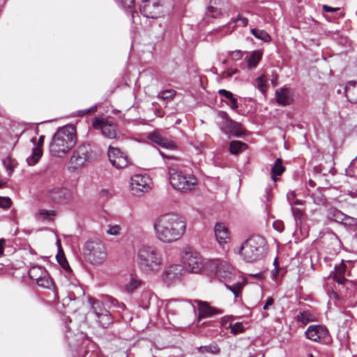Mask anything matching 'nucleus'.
I'll return each instance as SVG.
<instances>
[{
    "label": "nucleus",
    "mask_w": 357,
    "mask_h": 357,
    "mask_svg": "<svg viewBox=\"0 0 357 357\" xmlns=\"http://www.w3.org/2000/svg\"><path fill=\"white\" fill-rule=\"evenodd\" d=\"M185 218L175 213L158 216L153 222L155 238L163 243H172L181 239L186 231Z\"/></svg>",
    "instance_id": "1"
},
{
    "label": "nucleus",
    "mask_w": 357,
    "mask_h": 357,
    "mask_svg": "<svg viewBox=\"0 0 357 357\" xmlns=\"http://www.w3.org/2000/svg\"><path fill=\"white\" fill-rule=\"evenodd\" d=\"M76 143V129L73 125L59 128L50 144V155L61 158L66 155Z\"/></svg>",
    "instance_id": "2"
},
{
    "label": "nucleus",
    "mask_w": 357,
    "mask_h": 357,
    "mask_svg": "<svg viewBox=\"0 0 357 357\" xmlns=\"http://www.w3.org/2000/svg\"><path fill=\"white\" fill-rule=\"evenodd\" d=\"M202 275L220 282H231L234 277L231 265L226 260L220 258L208 259L202 262Z\"/></svg>",
    "instance_id": "3"
},
{
    "label": "nucleus",
    "mask_w": 357,
    "mask_h": 357,
    "mask_svg": "<svg viewBox=\"0 0 357 357\" xmlns=\"http://www.w3.org/2000/svg\"><path fill=\"white\" fill-rule=\"evenodd\" d=\"M137 265L146 274H155L160 272L163 264L161 252L153 246L143 245L137 252Z\"/></svg>",
    "instance_id": "4"
},
{
    "label": "nucleus",
    "mask_w": 357,
    "mask_h": 357,
    "mask_svg": "<svg viewBox=\"0 0 357 357\" xmlns=\"http://www.w3.org/2000/svg\"><path fill=\"white\" fill-rule=\"evenodd\" d=\"M160 155L167 159V165L169 169V181L172 186L176 190L186 192L191 191L197 184V178L193 174H185L178 168L170 163L171 160H178L174 156L165 155L163 152L159 151Z\"/></svg>",
    "instance_id": "5"
},
{
    "label": "nucleus",
    "mask_w": 357,
    "mask_h": 357,
    "mask_svg": "<svg viewBox=\"0 0 357 357\" xmlns=\"http://www.w3.org/2000/svg\"><path fill=\"white\" fill-rule=\"evenodd\" d=\"M267 250L264 238L259 235L252 236L241 246L239 255L247 262H254L262 259Z\"/></svg>",
    "instance_id": "6"
},
{
    "label": "nucleus",
    "mask_w": 357,
    "mask_h": 357,
    "mask_svg": "<svg viewBox=\"0 0 357 357\" xmlns=\"http://www.w3.org/2000/svg\"><path fill=\"white\" fill-rule=\"evenodd\" d=\"M99 156L96 146L90 143L79 145L73 152L70 159V169L76 170L92 162Z\"/></svg>",
    "instance_id": "7"
},
{
    "label": "nucleus",
    "mask_w": 357,
    "mask_h": 357,
    "mask_svg": "<svg viewBox=\"0 0 357 357\" xmlns=\"http://www.w3.org/2000/svg\"><path fill=\"white\" fill-rule=\"evenodd\" d=\"M85 259L93 265L102 264L107 258L105 244L98 238L87 241L83 247Z\"/></svg>",
    "instance_id": "8"
},
{
    "label": "nucleus",
    "mask_w": 357,
    "mask_h": 357,
    "mask_svg": "<svg viewBox=\"0 0 357 357\" xmlns=\"http://www.w3.org/2000/svg\"><path fill=\"white\" fill-rule=\"evenodd\" d=\"M92 126L95 129L100 130L102 134L109 139H119L121 137L116 124L109 119L95 117L92 121Z\"/></svg>",
    "instance_id": "9"
},
{
    "label": "nucleus",
    "mask_w": 357,
    "mask_h": 357,
    "mask_svg": "<svg viewBox=\"0 0 357 357\" xmlns=\"http://www.w3.org/2000/svg\"><path fill=\"white\" fill-rule=\"evenodd\" d=\"M218 116L220 119L219 122L220 129L229 137L231 135L239 137L244 133L241 124L231 119L226 112L220 111Z\"/></svg>",
    "instance_id": "10"
},
{
    "label": "nucleus",
    "mask_w": 357,
    "mask_h": 357,
    "mask_svg": "<svg viewBox=\"0 0 357 357\" xmlns=\"http://www.w3.org/2000/svg\"><path fill=\"white\" fill-rule=\"evenodd\" d=\"M182 259L188 271L193 273H201L200 254L193 248L190 246L183 248Z\"/></svg>",
    "instance_id": "11"
},
{
    "label": "nucleus",
    "mask_w": 357,
    "mask_h": 357,
    "mask_svg": "<svg viewBox=\"0 0 357 357\" xmlns=\"http://www.w3.org/2000/svg\"><path fill=\"white\" fill-rule=\"evenodd\" d=\"M305 337L314 342L328 343L330 342L329 332L323 325H310L305 332Z\"/></svg>",
    "instance_id": "12"
},
{
    "label": "nucleus",
    "mask_w": 357,
    "mask_h": 357,
    "mask_svg": "<svg viewBox=\"0 0 357 357\" xmlns=\"http://www.w3.org/2000/svg\"><path fill=\"white\" fill-rule=\"evenodd\" d=\"M140 12L147 18H158L162 13V6L160 0H143Z\"/></svg>",
    "instance_id": "13"
},
{
    "label": "nucleus",
    "mask_w": 357,
    "mask_h": 357,
    "mask_svg": "<svg viewBox=\"0 0 357 357\" xmlns=\"http://www.w3.org/2000/svg\"><path fill=\"white\" fill-rule=\"evenodd\" d=\"M185 273L182 265L173 264L168 266L163 272V280L167 284L177 283L181 281Z\"/></svg>",
    "instance_id": "14"
},
{
    "label": "nucleus",
    "mask_w": 357,
    "mask_h": 357,
    "mask_svg": "<svg viewBox=\"0 0 357 357\" xmlns=\"http://www.w3.org/2000/svg\"><path fill=\"white\" fill-rule=\"evenodd\" d=\"M107 155L111 164L117 169L124 168L129 164L127 155L118 148L109 146Z\"/></svg>",
    "instance_id": "15"
},
{
    "label": "nucleus",
    "mask_w": 357,
    "mask_h": 357,
    "mask_svg": "<svg viewBox=\"0 0 357 357\" xmlns=\"http://www.w3.org/2000/svg\"><path fill=\"white\" fill-rule=\"evenodd\" d=\"M47 196L56 203L66 204L73 199V192L66 188H56L49 190Z\"/></svg>",
    "instance_id": "16"
},
{
    "label": "nucleus",
    "mask_w": 357,
    "mask_h": 357,
    "mask_svg": "<svg viewBox=\"0 0 357 357\" xmlns=\"http://www.w3.org/2000/svg\"><path fill=\"white\" fill-rule=\"evenodd\" d=\"M130 188L134 193L146 192L150 188V178L146 175H134L130 179Z\"/></svg>",
    "instance_id": "17"
},
{
    "label": "nucleus",
    "mask_w": 357,
    "mask_h": 357,
    "mask_svg": "<svg viewBox=\"0 0 357 357\" xmlns=\"http://www.w3.org/2000/svg\"><path fill=\"white\" fill-rule=\"evenodd\" d=\"M148 139L153 143L164 149L174 150L176 149V144L165 136H163L159 131L155 130L148 135Z\"/></svg>",
    "instance_id": "18"
},
{
    "label": "nucleus",
    "mask_w": 357,
    "mask_h": 357,
    "mask_svg": "<svg viewBox=\"0 0 357 357\" xmlns=\"http://www.w3.org/2000/svg\"><path fill=\"white\" fill-rule=\"evenodd\" d=\"M275 100L282 106L289 105L294 101V92L289 88H280L275 91Z\"/></svg>",
    "instance_id": "19"
},
{
    "label": "nucleus",
    "mask_w": 357,
    "mask_h": 357,
    "mask_svg": "<svg viewBox=\"0 0 357 357\" xmlns=\"http://www.w3.org/2000/svg\"><path fill=\"white\" fill-rule=\"evenodd\" d=\"M214 232L217 241L221 245L226 243L229 238L228 229L226 227L225 224L222 222H219L215 225Z\"/></svg>",
    "instance_id": "20"
},
{
    "label": "nucleus",
    "mask_w": 357,
    "mask_h": 357,
    "mask_svg": "<svg viewBox=\"0 0 357 357\" xmlns=\"http://www.w3.org/2000/svg\"><path fill=\"white\" fill-rule=\"evenodd\" d=\"M45 136L41 135L38 142V146L33 149L32 154L31 156L27 158L26 162L29 165L33 166L35 165L40 159L43 155V151L40 146H43L44 143Z\"/></svg>",
    "instance_id": "21"
},
{
    "label": "nucleus",
    "mask_w": 357,
    "mask_h": 357,
    "mask_svg": "<svg viewBox=\"0 0 357 357\" xmlns=\"http://www.w3.org/2000/svg\"><path fill=\"white\" fill-rule=\"evenodd\" d=\"M223 12L222 9L216 6L215 1H211L210 5L206 8L205 17L203 20L208 22L211 18H218L222 15Z\"/></svg>",
    "instance_id": "22"
},
{
    "label": "nucleus",
    "mask_w": 357,
    "mask_h": 357,
    "mask_svg": "<svg viewBox=\"0 0 357 357\" xmlns=\"http://www.w3.org/2000/svg\"><path fill=\"white\" fill-rule=\"evenodd\" d=\"M262 58V52L260 50H255L252 51L250 55L247 56L245 58L246 61V66L248 70L255 69L261 60Z\"/></svg>",
    "instance_id": "23"
},
{
    "label": "nucleus",
    "mask_w": 357,
    "mask_h": 357,
    "mask_svg": "<svg viewBox=\"0 0 357 357\" xmlns=\"http://www.w3.org/2000/svg\"><path fill=\"white\" fill-rule=\"evenodd\" d=\"M345 96L351 103H357V82L350 81L344 89Z\"/></svg>",
    "instance_id": "24"
},
{
    "label": "nucleus",
    "mask_w": 357,
    "mask_h": 357,
    "mask_svg": "<svg viewBox=\"0 0 357 357\" xmlns=\"http://www.w3.org/2000/svg\"><path fill=\"white\" fill-rule=\"evenodd\" d=\"M218 93L227 100L226 103L231 109L236 110L238 107L237 99L231 92L225 89H220Z\"/></svg>",
    "instance_id": "25"
},
{
    "label": "nucleus",
    "mask_w": 357,
    "mask_h": 357,
    "mask_svg": "<svg viewBox=\"0 0 357 357\" xmlns=\"http://www.w3.org/2000/svg\"><path fill=\"white\" fill-rule=\"evenodd\" d=\"M345 271L346 265L344 264L343 260H342L339 265L335 266L334 271V279L338 284H343L346 281L344 278Z\"/></svg>",
    "instance_id": "26"
},
{
    "label": "nucleus",
    "mask_w": 357,
    "mask_h": 357,
    "mask_svg": "<svg viewBox=\"0 0 357 357\" xmlns=\"http://www.w3.org/2000/svg\"><path fill=\"white\" fill-rule=\"evenodd\" d=\"M285 167L282 165V160L281 158H278L271 168V178L275 182L277 177L280 176L284 172Z\"/></svg>",
    "instance_id": "27"
},
{
    "label": "nucleus",
    "mask_w": 357,
    "mask_h": 357,
    "mask_svg": "<svg viewBox=\"0 0 357 357\" xmlns=\"http://www.w3.org/2000/svg\"><path fill=\"white\" fill-rule=\"evenodd\" d=\"M3 167L7 171L9 176H11L18 163L16 160L12 158L10 155H7L2 159Z\"/></svg>",
    "instance_id": "28"
},
{
    "label": "nucleus",
    "mask_w": 357,
    "mask_h": 357,
    "mask_svg": "<svg viewBox=\"0 0 357 357\" xmlns=\"http://www.w3.org/2000/svg\"><path fill=\"white\" fill-rule=\"evenodd\" d=\"M89 302L91 304L96 317L102 314L103 310H107L105 308L103 303L98 300L93 298H89Z\"/></svg>",
    "instance_id": "29"
},
{
    "label": "nucleus",
    "mask_w": 357,
    "mask_h": 357,
    "mask_svg": "<svg viewBox=\"0 0 357 357\" xmlns=\"http://www.w3.org/2000/svg\"><path fill=\"white\" fill-rule=\"evenodd\" d=\"M245 283L246 280L243 278L242 282H236L233 285L225 284V287L227 289L230 290L234 294L235 298H238Z\"/></svg>",
    "instance_id": "30"
},
{
    "label": "nucleus",
    "mask_w": 357,
    "mask_h": 357,
    "mask_svg": "<svg viewBox=\"0 0 357 357\" xmlns=\"http://www.w3.org/2000/svg\"><path fill=\"white\" fill-rule=\"evenodd\" d=\"M221 311L209 305L207 302L202 301V319L210 317L216 314H220Z\"/></svg>",
    "instance_id": "31"
},
{
    "label": "nucleus",
    "mask_w": 357,
    "mask_h": 357,
    "mask_svg": "<svg viewBox=\"0 0 357 357\" xmlns=\"http://www.w3.org/2000/svg\"><path fill=\"white\" fill-rule=\"evenodd\" d=\"M47 271L40 266H33L29 271V278L33 280H39L40 277L43 276L44 272Z\"/></svg>",
    "instance_id": "32"
},
{
    "label": "nucleus",
    "mask_w": 357,
    "mask_h": 357,
    "mask_svg": "<svg viewBox=\"0 0 357 357\" xmlns=\"http://www.w3.org/2000/svg\"><path fill=\"white\" fill-rule=\"evenodd\" d=\"M97 319L103 328H107L113 321L108 310H103L102 314L99 315Z\"/></svg>",
    "instance_id": "33"
},
{
    "label": "nucleus",
    "mask_w": 357,
    "mask_h": 357,
    "mask_svg": "<svg viewBox=\"0 0 357 357\" xmlns=\"http://www.w3.org/2000/svg\"><path fill=\"white\" fill-rule=\"evenodd\" d=\"M247 145L240 141H232L229 145V151L232 154H238L245 149H246Z\"/></svg>",
    "instance_id": "34"
},
{
    "label": "nucleus",
    "mask_w": 357,
    "mask_h": 357,
    "mask_svg": "<svg viewBox=\"0 0 357 357\" xmlns=\"http://www.w3.org/2000/svg\"><path fill=\"white\" fill-rule=\"evenodd\" d=\"M314 316L309 311H303L296 316V321L298 322H301L303 325H306L310 321H314Z\"/></svg>",
    "instance_id": "35"
},
{
    "label": "nucleus",
    "mask_w": 357,
    "mask_h": 357,
    "mask_svg": "<svg viewBox=\"0 0 357 357\" xmlns=\"http://www.w3.org/2000/svg\"><path fill=\"white\" fill-rule=\"evenodd\" d=\"M36 282L38 286L47 289H50L52 285V281L47 271L44 272L43 276L40 277L39 280H36Z\"/></svg>",
    "instance_id": "36"
},
{
    "label": "nucleus",
    "mask_w": 357,
    "mask_h": 357,
    "mask_svg": "<svg viewBox=\"0 0 357 357\" xmlns=\"http://www.w3.org/2000/svg\"><path fill=\"white\" fill-rule=\"evenodd\" d=\"M322 10L325 13H335L334 15H326L325 18L327 20H331V17L337 18L342 15V12L340 11V8H333V7L328 6L327 5H323Z\"/></svg>",
    "instance_id": "37"
},
{
    "label": "nucleus",
    "mask_w": 357,
    "mask_h": 357,
    "mask_svg": "<svg viewBox=\"0 0 357 357\" xmlns=\"http://www.w3.org/2000/svg\"><path fill=\"white\" fill-rule=\"evenodd\" d=\"M252 34L257 38V39H259L264 42L268 43L271 40V37L270 35L265 31L264 30H259L257 29H251Z\"/></svg>",
    "instance_id": "38"
},
{
    "label": "nucleus",
    "mask_w": 357,
    "mask_h": 357,
    "mask_svg": "<svg viewBox=\"0 0 357 357\" xmlns=\"http://www.w3.org/2000/svg\"><path fill=\"white\" fill-rule=\"evenodd\" d=\"M267 79L263 75L258 77L256 79V87L261 92L262 94L265 95L267 90Z\"/></svg>",
    "instance_id": "39"
},
{
    "label": "nucleus",
    "mask_w": 357,
    "mask_h": 357,
    "mask_svg": "<svg viewBox=\"0 0 357 357\" xmlns=\"http://www.w3.org/2000/svg\"><path fill=\"white\" fill-rule=\"evenodd\" d=\"M141 284V281L136 277L132 275L130 276L129 282L126 284V288L128 292H132L136 289Z\"/></svg>",
    "instance_id": "40"
},
{
    "label": "nucleus",
    "mask_w": 357,
    "mask_h": 357,
    "mask_svg": "<svg viewBox=\"0 0 357 357\" xmlns=\"http://www.w3.org/2000/svg\"><path fill=\"white\" fill-rule=\"evenodd\" d=\"M56 258L61 266L66 272V276L70 278V275L71 274L72 271L66 258L64 257H61L59 255L56 256Z\"/></svg>",
    "instance_id": "41"
},
{
    "label": "nucleus",
    "mask_w": 357,
    "mask_h": 357,
    "mask_svg": "<svg viewBox=\"0 0 357 357\" xmlns=\"http://www.w3.org/2000/svg\"><path fill=\"white\" fill-rule=\"evenodd\" d=\"M331 218L337 222L342 224L346 214L337 209H332L330 213Z\"/></svg>",
    "instance_id": "42"
},
{
    "label": "nucleus",
    "mask_w": 357,
    "mask_h": 357,
    "mask_svg": "<svg viewBox=\"0 0 357 357\" xmlns=\"http://www.w3.org/2000/svg\"><path fill=\"white\" fill-rule=\"evenodd\" d=\"M342 224L346 226L355 227L357 226V219L345 215Z\"/></svg>",
    "instance_id": "43"
},
{
    "label": "nucleus",
    "mask_w": 357,
    "mask_h": 357,
    "mask_svg": "<svg viewBox=\"0 0 357 357\" xmlns=\"http://www.w3.org/2000/svg\"><path fill=\"white\" fill-rule=\"evenodd\" d=\"M205 351L216 354L220 351V348L216 343H212L208 346L202 347Z\"/></svg>",
    "instance_id": "44"
},
{
    "label": "nucleus",
    "mask_w": 357,
    "mask_h": 357,
    "mask_svg": "<svg viewBox=\"0 0 357 357\" xmlns=\"http://www.w3.org/2000/svg\"><path fill=\"white\" fill-rule=\"evenodd\" d=\"M312 199H313V202L317 205H321L323 204L325 202V199L321 195V192H318L316 193H312L311 195Z\"/></svg>",
    "instance_id": "45"
},
{
    "label": "nucleus",
    "mask_w": 357,
    "mask_h": 357,
    "mask_svg": "<svg viewBox=\"0 0 357 357\" xmlns=\"http://www.w3.org/2000/svg\"><path fill=\"white\" fill-rule=\"evenodd\" d=\"M230 328H231V333L234 335H236V334L241 333L244 331L243 326L242 323H240V322L235 323L234 324H230Z\"/></svg>",
    "instance_id": "46"
},
{
    "label": "nucleus",
    "mask_w": 357,
    "mask_h": 357,
    "mask_svg": "<svg viewBox=\"0 0 357 357\" xmlns=\"http://www.w3.org/2000/svg\"><path fill=\"white\" fill-rule=\"evenodd\" d=\"M292 215L294 218L296 225H298V221H301L303 217V211L299 208L291 207Z\"/></svg>",
    "instance_id": "47"
},
{
    "label": "nucleus",
    "mask_w": 357,
    "mask_h": 357,
    "mask_svg": "<svg viewBox=\"0 0 357 357\" xmlns=\"http://www.w3.org/2000/svg\"><path fill=\"white\" fill-rule=\"evenodd\" d=\"M38 214L41 216L43 220H47L50 219L51 216L55 215V212L54 211L41 209L38 211Z\"/></svg>",
    "instance_id": "48"
},
{
    "label": "nucleus",
    "mask_w": 357,
    "mask_h": 357,
    "mask_svg": "<svg viewBox=\"0 0 357 357\" xmlns=\"http://www.w3.org/2000/svg\"><path fill=\"white\" fill-rule=\"evenodd\" d=\"M12 201L8 197H0V208H8L11 206Z\"/></svg>",
    "instance_id": "49"
},
{
    "label": "nucleus",
    "mask_w": 357,
    "mask_h": 357,
    "mask_svg": "<svg viewBox=\"0 0 357 357\" xmlns=\"http://www.w3.org/2000/svg\"><path fill=\"white\" fill-rule=\"evenodd\" d=\"M121 227L118 225H109L107 233L109 235H118L120 234Z\"/></svg>",
    "instance_id": "50"
},
{
    "label": "nucleus",
    "mask_w": 357,
    "mask_h": 357,
    "mask_svg": "<svg viewBox=\"0 0 357 357\" xmlns=\"http://www.w3.org/2000/svg\"><path fill=\"white\" fill-rule=\"evenodd\" d=\"M116 1L121 3L126 9L131 10L134 4V0H116Z\"/></svg>",
    "instance_id": "51"
},
{
    "label": "nucleus",
    "mask_w": 357,
    "mask_h": 357,
    "mask_svg": "<svg viewBox=\"0 0 357 357\" xmlns=\"http://www.w3.org/2000/svg\"><path fill=\"white\" fill-rule=\"evenodd\" d=\"M97 111V105H93L89 109L79 110L77 113L79 116H84L89 114H93Z\"/></svg>",
    "instance_id": "52"
},
{
    "label": "nucleus",
    "mask_w": 357,
    "mask_h": 357,
    "mask_svg": "<svg viewBox=\"0 0 357 357\" xmlns=\"http://www.w3.org/2000/svg\"><path fill=\"white\" fill-rule=\"evenodd\" d=\"M176 94L174 90L164 91L161 93V98L164 100L172 99Z\"/></svg>",
    "instance_id": "53"
},
{
    "label": "nucleus",
    "mask_w": 357,
    "mask_h": 357,
    "mask_svg": "<svg viewBox=\"0 0 357 357\" xmlns=\"http://www.w3.org/2000/svg\"><path fill=\"white\" fill-rule=\"evenodd\" d=\"M273 227L276 231H278L279 232L283 231V230L284 229V223L281 220L274 221L273 223Z\"/></svg>",
    "instance_id": "54"
},
{
    "label": "nucleus",
    "mask_w": 357,
    "mask_h": 357,
    "mask_svg": "<svg viewBox=\"0 0 357 357\" xmlns=\"http://www.w3.org/2000/svg\"><path fill=\"white\" fill-rule=\"evenodd\" d=\"M232 22L233 23L241 22V24L243 26H246L248 23V20L246 17H243L239 15H238V17L236 20H234Z\"/></svg>",
    "instance_id": "55"
},
{
    "label": "nucleus",
    "mask_w": 357,
    "mask_h": 357,
    "mask_svg": "<svg viewBox=\"0 0 357 357\" xmlns=\"http://www.w3.org/2000/svg\"><path fill=\"white\" fill-rule=\"evenodd\" d=\"M231 56L234 60H238L242 57V52L241 50H236L231 53Z\"/></svg>",
    "instance_id": "56"
},
{
    "label": "nucleus",
    "mask_w": 357,
    "mask_h": 357,
    "mask_svg": "<svg viewBox=\"0 0 357 357\" xmlns=\"http://www.w3.org/2000/svg\"><path fill=\"white\" fill-rule=\"evenodd\" d=\"M274 303V300L272 297H269L267 298L265 305L263 307V309L267 310L270 306H272Z\"/></svg>",
    "instance_id": "57"
},
{
    "label": "nucleus",
    "mask_w": 357,
    "mask_h": 357,
    "mask_svg": "<svg viewBox=\"0 0 357 357\" xmlns=\"http://www.w3.org/2000/svg\"><path fill=\"white\" fill-rule=\"evenodd\" d=\"M295 197H296V193L294 191H291V192H289L287 193V198L291 205L293 204V202L294 201Z\"/></svg>",
    "instance_id": "58"
},
{
    "label": "nucleus",
    "mask_w": 357,
    "mask_h": 357,
    "mask_svg": "<svg viewBox=\"0 0 357 357\" xmlns=\"http://www.w3.org/2000/svg\"><path fill=\"white\" fill-rule=\"evenodd\" d=\"M237 72L236 69H228L227 70L225 71L223 73L224 77H229L235 74Z\"/></svg>",
    "instance_id": "59"
},
{
    "label": "nucleus",
    "mask_w": 357,
    "mask_h": 357,
    "mask_svg": "<svg viewBox=\"0 0 357 357\" xmlns=\"http://www.w3.org/2000/svg\"><path fill=\"white\" fill-rule=\"evenodd\" d=\"M195 302L197 303V319L199 320L201 319V301L196 300Z\"/></svg>",
    "instance_id": "60"
},
{
    "label": "nucleus",
    "mask_w": 357,
    "mask_h": 357,
    "mask_svg": "<svg viewBox=\"0 0 357 357\" xmlns=\"http://www.w3.org/2000/svg\"><path fill=\"white\" fill-rule=\"evenodd\" d=\"M5 243V241L3 239H1L0 241V255H1L3 252V243Z\"/></svg>",
    "instance_id": "61"
},
{
    "label": "nucleus",
    "mask_w": 357,
    "mask_h": 357,
    "mask_svg": "<svg viewBox=\"0 0 357 357\" xmlns=\"http://www.w3.org/2000/svg\"><path fill=\"white\" fill-rule=\"evenodd\" d=\"M303 202L301 199H296L293 202V204L296 205H303Z\"/></svg>",
    "instance_id": "62"
},
{
    "label": "nucleus",
    "mask_w": 357,
    "mask_h": 357,
    "mask_svg": "<svg viewBox=\"0 0 357 357\" xmlns=\"http://www.w3.org/2000/svg\"><path fill=\"white\" fill-rule=\"evenodd\" d=\"M6 184V181L0 178V188Z\"/></svg>",
    "instance_id": "63"
},
{
    "label": "nucleus",
    "mask_w": 357,
    "mask_h": 357,
    "mask_svg": "<svg viewBox=\"0 0 357 357\" xmlns=\"http://www.w3.org/2000/svg\"><path fill=\"white\" fill-rule=\"evenodd\" d=\"M56 245L58 246L59 250H61V240L60 239H57Z\"/></svg>",
    "instance_id": "64"
}]
</instances>
